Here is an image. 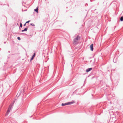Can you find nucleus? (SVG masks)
Masks as SVG:
<instances>
[{"instance_id": "f257e3e1", "label": "nucleus", "mask_w": 123, "mask_h": 123, "mask_svg": "<svg viewBox=\"0 0 123 123\" xmlns=\"http://www.w3.org/2000/svg\"><path fill=\"white\" fill-rule=\"evenodd\" d=\"M80 39V37L78 35L77 37L73 41V43L74 44H75L78 40H79Z\"/></svg>"}, {"instance_id": "f03ea898", "label": "nucleus", "mask_w": 123, "mask_h": 123, "mask_svg": "<svg viewBox=\"0 0 123 123\" xmlns=\"http://www.w3.org/2000/svg\"><path fill=\"white\" fill-rule=\"evenodd\" d=\"M90 48L91 49V50L92 51L93 50V44H92L90 46Z\"/></svg>"}, {"instance_id": "7ed1b4c3", "label": "nucleus", "mask_w": 123, "mask_h": 123, "mask_svg": "<svg viewBox=\"0 0 123 123\" xmlns=\"http://www.w3.org/2000/svg\"><path fill=\"white\" fill-rule=\"evenodd\" d=\"M92 69V68H88L86 70V72H88L90 71Z\"/></svg>"}, {"instance_id": "20e7f679", "label": "nucleus", "mask_w": 123, "mask_h": 123, "mask_svg": "<svg viewBox=\"0 0 123 123\" xmlns=\"http://www.w3.org/2000/svg\"><path fill=\"white\" fill-rule=\"evenodd\" d=\"M68 105H71V104H72L74 103H75V102L74 101H72V102H68Z\"/></svg>"}, {"instance_id": "39448f33", "label": "nucleus", "mask_w": 123, "mask_h": 123, "mask_svg": "<svg viewBox=\"0 0 123 123\" xmlns=\"http://www.w3.org/2000/svg\"><path fill=\"white\" fill-rule=\"evenodd\" d=\"M10 109H10L9 108L8 109L7 111V112L6 114V115H7L8 114V113L10 112Z\"/></svg>"}, {"instance_id": "423d86ee", "label": "nucleus", "mask_w": 123, "mask_h": 123, "mask_svg": "<svg viewBox=\"0 0 123 123\" xmlns=\"http://www.w3.org/2000/svg\"><path fill=\"white\" fill-rule=\"evenodd\" d=\"M35 53H34L33 55L32 56V57L31 59V60H33L35 57Z\"/></svg>"}, {"instance_id": "0eeeda50", "label": "nucleus", "mask_w": 123, "mask_h": 123, "mask_svg": "<svg viewBox=\"0 0 123 123\" xmlns=\"http://www.w3.org/2000/svg\"><path fill=\"white\" fill-rule=\"evenodd\" d=\"M68 105V103H65V104H62V106H63L66 105Z\"/></svg>"}, {"instance_id": "6e6552de", "label": "nucleus", "mask_w": 123, "mask_h": 123, "mask_svg": "<svg viewBox=\"0 0 123 123\" xmlns=\"http://www.w3.org/2000/svg\"><path fill=\"white\" fill-rule=\"evenodd\" d=\"M27 30V28H25L24 30L22 31L23 32L24 31H26Z\"/></svg>"}, {"instance_id": "1a4fd4ad", "label": "nucleus", "mask_w": 123, "mask_h": 123, "mask_svg": "<svg viewBox=\"0 0 123 123\" xmlns=\"http://www.w3.org/2000/svg\"><path fill=\"white\" fill-rule=\"evenodd\" d=\"M38 7H37V8L35 9V10H34L36 12H38Z\"/></svg>"}, {"instance_id": "9d476101", "label": "nucleus", "mask_w": 123, "mask_h": 123, "mask_svg": "<svg viewBox=\"0 0 123 123\" xmlns=\"http://www.w3.org/2000/svg\"><path fill=\"white\" fill-rule=\"evenodd\" d=\"M120 20L122 21L123 20V16L121 17L120 18Z\"/></svg>"}, {"instance_id": "9b49d317", "label": "nucleus", "mask_w": 123, "mask_h": 123, "mask_svg": "<svg viewBox=\"0 0 123 123\" xmlns=\"http://www.w3.org/2000/svg\"><path fill=\"white\" fill-rule=\"evenodd\" d=\"M22 24L21 23H20V26L21 27H22Z\"/></svg>"}, {"instance_id": "f8f14e48", "label": "nucleus", "mask_w": 123, "mask_h": 123, "mask_svg": "<svg viewBox=\"0 0 123 123\" xmlns=\"http://www.w3.org/2000/svg\"><path fill=\"white\" fill-rule=\"evenodd\" d=\"M18 39L19 40H20V37H18Z\"/></svg>"}, {"instance_id": "ddd939ff", "label": "nucleus", "mask_w": 123, "mask_h": 123, "mask_svg": "<svg viewBox=\"0 0 123 123\" xmlns=\"http://www.w3.org/2000/svg\"><path fill=\"white\" fill-rule=\"evenodd\" d=\"M30 25H32V26H34V25L33 24H31Z\"/></svg>"}, {"instance_id": "4468645a", "label": "nucleus", "mask_w": 123, "mask_h": 123, "mask_svg": "<svg viewBox=\"0 0 123 123\" xmlns=\"http://www.w3.org/2000/svg\"><path fill=\"white\" fill-rule=\"evenodd\" d=\"M30 20H29L28 21H27V22H26V23H25V24L26 23H29L30 22Z\"/></svg>"}, {"instance_id": "2eb2a0df", "label": "nucleus", "mask_w": 123, "mask_h": 123, "mask_svg": "<svg viewBox=\"0 0 123 123\" xmlns=\"http://www.w3.org/2000/svg\"><path fill=\"white\" fill-rule=\"evenodd\" d=\"M25 25H26V24L25 23V24L24 25V26H25Z\"/></svg>"}]
</instances>
